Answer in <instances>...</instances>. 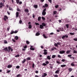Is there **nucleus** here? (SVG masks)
Masks as SVG:
<instances>
[{
    "label": "nucleus",
    "mask_w": 77,
    "mask_h": 77,
    "mask_svg": "<svg viewBox=\"0 0 77 77\" xmlns=\"http://www.w3.org/2000/svg\"><path fill=\"white\" fill-rule=\"evenodd\" d=\"M40 28L42 29L44 28V26L42 25H40Z\"/></svg>",
    "instance_id": "14"
},
{
    "label": "nucleus",
    "mask_w": 77,
    "mask_h": 77,
    "mask_svg": "<svg viewBox=\"0 0 77 77\" xmlns=\"http://www.w3.org/2000/svg\"><path fill=\"white\" fill-rule=\"evenodd\" d=\"M19 23H20V24H21V23H22V20H20L19 21Z\"/></svg>",
    "instance_id": "62"
},
{
    "label": "nucleus",
    "mask_w": 77,
    "mask_h": 77,
    "mask_svg": "<svg viewBox=\"0 0 77 77\" xmlns=\"http://www.w3.org/2000/svg\"><path fill=\"white\" fill-rule=\"evenodd\" d=\"M11 72V70H7V73H9V72Z\"/></svg>",
    "instance_id": "63"
},
{
    "label": "nucleus",
    "mask_w": 77,
    "mask_h": 77,
    "mask_svg": "<svg viewBox=\"0 0 77 77\" xmlns=\"http://www.w3.org/2000/svg\"><path fill=\"white\" fill-rule=\"evenodd\" d=\"M73 40L75 41H77V38H74Z\"/></svg>",
    "instance_id": "45"
},
{
    "label": "nucleus",
    "mask_w": 77,
    "mask_h": 77,
    "mask_svg": "<svg viewBox=\"0 0 77 77\" xmlns=\"http://www.w3.org/2000/svg\"><path fill=\"white\" fill-rule=\"evenodd\" d=\"M10 29V27L9 26L7 29V30H8V32H9V30Z\"/></svg>",
    "instance_id": "44"
},
{
    "label": "nucleus",
    "mask_w": 77,
    "mask_h": 77,
    "mask_svg": "<svg viewBox=\"0 0 77 77\" xmlns=\"http://www.w3.org/2000/svg\"><path fill=\"white\" fill-rule=\"evenodd\" d=\"M45 63H46V64H48L49 63V62H48V61H47L45 62Z\"/></svg>",
    "instance_id": "56"
},
{
    "label": "nucleus",
    "mask_w": 77,
    "mask_h": 77,
    "mask_svg": "<svg viewBox=\"0 0 77 77\" xmlns=\"http://www.w3.org/2000/svg\"><path fill=\"white\" fill-rule=\"evenodd\" d=\"M18 32V31L16 30L14 32V33H17Z\"/></svg>",
    "instance_id": "57"
},
{
    "label": "nucleus",
    "mask_w": 77,
    "mask_h": 77,
    "mask_svg": "<svg viewBox=\"0 0 77 77\" xmlns=\"http://www.w3.org/2000/svg\"><path fill=\"white\" fill-rule=\"evenodd\" d=\"M58 29H59V30L61 31H63V27H62L61 28H58Z\"/></svg>",
    "instance_id": "7"
},
{
    "label": "nucleus",
    "mask_w": 77,
    "mask_h": 77,
    "mask_svg": "<svg viewBox=\"0 0 77 77\" xmlns=\"http://www.w3.org/2000/svg\"><path fill=\"white\" fill-rule=\"evenodd\" d=\"M26 43L27 44H29L30 42H29V41H26Z\"/></svg>",
    "instance_id": "42"
},
{
    "label": "nucleus",
    "mask_w": 77,
    "mask_h": 77,
    "mask_svg": "<svg viewBox=\"0 0 77 77\" xmlns=\"http://www.w3.org/2000/svg\"><path fill=\"white\" fill-rule=\"evenodd\" d=\"M3 6H4V4L1 2L0 3V8H2Z\"/></svg>",
    "instance_id": "5"
},
{
    "label": "nucleus",
    "mask_w": 77,
    "mask_h": 77,
    "mask_svg": "<svg viewBox=\"0 0 77 77\" xmlns=\"http://www.w3.org/2000/svg\"><path fill=\"white\" fill-rule=\"evenodd\" d=\"M59 7V5H56V6H55V8H57Z\"/></svg>",
    "instance_id": "53"
},
{
    "label": "nucleus",
    "mask_w": 77,
    "mask_h": 77,
    "mask_svg": "<svg viewBox=\"0 0 77 77\" xmlns=\"http://www.w3.org/2000/svg\"><path fill=\"white\" fill-rule=\"evenodd\" d=\"M20 75H20V74H19L17 75L16 77H20Z\"/></svg>",
    "instance_id": "47"
},
{
    "label": "nucleus",
    "mask_w": 77,
    "mask_h": 77,
    "mask_svg": "<svg viewBox=\"0 0 77 77\" xmlns=\"http://www.w3.org/2000/svg\"><path fill=\"white\" fill-rule=\"evenodd\" d=\"M15 39L16 40H18V37L17 36H15L14 37Z\"/></svg>",
    "instance_id": "16"
},
{
    "label": "nucleus",
    "mask_w": 77,
    "mask_h": 77,
    "mask_svg": "<svg viewBox=\"0 0 77 77\" xmlns=\"http://www.w3.org/2000/svg\"><path fill=\"white\" fill-rule=\"evenodd\" d=\"M57 63H58L59 64H60V63H60V62H59V61H57Z\"/></svg>",
    "instance_id": "61"
},
{
    "label": "nucleus",
    "mask_w": 77,
    "mask_h": 77,
    "mask_svg": "<svg viewBox=\"0 0 77 77\" xmlns=\"http://www.w3.org/2000/svg\"><path fill=\"white\" fill-rule=\"evenodd\" d=\"M61 67L63 68V67H65L66 66V65H61Z\"/></svg>",
    "instance_id": "29"
},
{
    "label": "nucleus",
    "mask_w": 77,
    "mask_h": 77,
    "mask_svg": "<svg viewBox=\"0 0 77 77\" xmlns=\"http://www.w3.org/2000/svg\"><path fill=\"white\" fill-rule=\"evenodd\" d=\"M12 41L14 42H15L16 41L14 39H12Z\"/></svg>",
    "instance_id": "58"
},
{
    "label": "nucleus",
    "mask_w": 77,
    "mask_h": 77,
    "mask_svg": "<svg viewBox=\"0 0 77 77\" xmlns=\"http://www.w3.org/2000/svg\"><path fill=\"white\" fill-rule=\"evenodd\" d=\"M16 17H17V18H18L19 15V13L18 12H16Z\"/></svg>",
    "instance_id": "10"
},
{
    "label": "nucleus",
    "mask_w": 77,
    "mask_h": 77,
    "mask_svg": "<svg viewBox=\"0 0 77 77\" xmlns=\"http://www.w3.org/2000/svg\"><path fill=\"white\" fill-rule=\"evenodd\" d=\"M27 45H26L24 46L23 47V48H25V49L27 48Z\"/></svg>",
    "instance_id": "54"
},
{
    "label": "nucleus",
    "mask_w": 77,
    "mask_h": 77,
    "mask_svg": "<svg viewBox=\"0 0 77 77\" xmlns=\"http://www.w3.org/2000/svg\"><path fill=\"white\" fill-rule=\"evenodd\" d=\"M57 44H56V43H55L54 44V45L55 46V47H58V46L57 45Z\"/></svg>",
    "instance_id": "43"
},
{
    "label": "nucleus",
    "mask_w": 77,
    "mask_h": 77,
    "mask_svg": "<svg viewBox=\"0 0 77 77\" xmlns=\"http://www.w3.org/2000/svg\"><path fill=\"white\" fill-rule=\"evenodd\" d=\"M4 43L5 44H8V42H7L6 40H5L4 41Z\"/></svg>",
    "instance_id": "49"
},
{
    "label": "nucleus",
    "mask_w": 77,
    "mask_h": 77,
    "mask_svg": "<svg viewBox=\"0 0 77 77\" xmlns=\"http://www.w3.org/2000/svg\"><path fill=\"white\" fill-rule=\"evenodd\" d=\"M43 37H44V38H45V39L47 38V36H45V34H43Z\"/></svg>",
    "instance_id": "21"
},
{
    "label": "nucleus",
    "mask_w": 77,
    "mask_h": 77,
    "mask_svg": "<svg viewBox=\"0 0 77 77\" xmlns=\"http://www.w3.org/2000/svg\"><path fill=\"white\" fill-rule=\"evenodd\" d=\"M17 11H18V12H21V10H20L19 8H17Z\"/></svg>",
    "instance_id": "20"
},
{
    "label": "nucleus",
    "mask_w": 77,
    "mask_h": 77,
    "mask_svg": "<svg viewBox=\"0 0 77 77\" xmlns=\"http://www.w3.org/2000/svg\"><path fill=\"white\" fill-rule=\"evenodd\" d=\"M47 58L48 60H50V59H51V57H50V56L49 55L47 56Z\"/></svg>",
    "instance_id": "12"
},
{
    "label": "nucleus",
    "mask_w": 77,
    "mask_h": 77,
    "mask_svg": "<svg viewBox=\"0 0 77 77\" xmlns=\"http://www.w3.org/2000/svg\"><path fill=\"white\" fill-rule=\"evenodd\" d=\"M6 19L8 20V17L6 15L4 16V18H3L4 21H6Z\"/></svg>",
    "instance_id": "3"
},
{
    "label": "nucleus",
    "mask_w": 77,
    "mask_h": 77,
    "mask_svg": "<svg viewBox=\"0 0 77 77\" xmlns=\"http://www.w3.org/2000/svg\"><path fill=\"white\" fill-rule=\"evenodd\" d=\"M9 10L10 11H13V9H12V8H11V7H9Z\"/></svg>",
    "instance_id": "25"
},
{
    "label": "nucleus",
    "mask_w": 77,
    "mask_h": 77,
    "mask_svg": "<svg viewBox=\"0 0 77 77\" xmlns=\"http://www.w3.org/2000/svg\"><path fill=\"white\" fill-rule=\"evenodd\" d=\"M34 66H35V64L33 63V64H32V68H34Z\"/></svg>",
    "instance_id": "55"
},
{
    "label": "nucleus",
    "mask_w": 77,
    "mask_h": 77,
    "mask_svg": "<svg viewBox=\"0 0 77 77\" xmlns=\"http://www.w3.org/2000/svg\"><path fill=\"white\" fill-rule=\"evenodd\" d=\"M48 2L50 3H51V2H52L51 0H48Z\"/></svg>",
    "instance_id": "60"
},
{
    "label": "nucleus",
    "mask_w": 77,
    "mask_h": 77,
    "mask_svg": "<svg viewBox=\"0 0 77 77\" xmlns=\"http://www.w3.org/2000/svg\"><path fill=\"white\" fill-rule=\"evenodd\" d=\"M45 14H46V12L44 11L42 12V15H45Z\"/></svg>",
    "instance_id": "18"
},
{
    "label": "nucleus",
    "mask_w": 77,
    "mask_h": 77,
    "mask_svg": "<svg viewBox=\"0 0 77 77\" xmlns=\"http://www.w3.org/2000/svg\"><path fill=\"white\" fill-rule=\"evenodd\" d=\"M57 45H60V44H61V43L57 42Z\"/></svg>",
    "instance_id": "64"
},
{
    "label": "nucleus",
    "mask_w": 77,
    "mask_h": 77,
    "mask_svg": "<svg viewBox=\"0 0 77 77\" xmlns=\"http://www.w3.org/2000/svg\"><path fill=\"white\" fill-rule=\"evenodd\" d=\"M26 61V59H24L22 61V63H25V62Z\"/></svg>",
    "instance_id": "27"
},
{
    "label": "nucleus",
    "mask_w": 77,
    "mask_h": 77,
    "mask_svg": "<svg viewBox=\"0 0 77 77\" xmlns=\"http://www.w3.org/2000/svg\"><path fill=\"white\" fill-rule=\"evenodd\" d=\"M43 54H45V55H46L47 54V52H45L43 53Z\"/></svg>",
    "instance_id": "36"
},
{
    "label": "nucleus",
    "mask_w": 77,
    "mask_h": 77,
    "mask_svg": "<svg viewBox=\"0 0 77 77\" xmlns=\"http://www.w3.org/2000/svg\"><path fill=\"white\" fill-rule=\"evenodd\" d=\"M20 2L19 0H16V2L17 4H18Z\"/></svg>",
    "instance_id": "35"
},
{
    "label": "nucleus",
    "mask_w": 77,
    "mask_h": 77,
    "mask_svg": "<svg viewBox=\"0 0 77 77\" xmlns=\"http://www.w3.org/2000/svg\"><path fill=\"white\" fill-rule=\"evenodd\" d=\"M47 75V74H46V73H43V75H42V77H46Z\"/></svg>",
    "instance_id": "9"
},
{
    "label": "nucleus",
    "mask_w": 77,
    "mask_h": 77,
    "mask_svg": "<svg viewBox=\"0 0 77 77\" xmlns=\"http://www.w3.org/2000/svg\"><path fill=\"white\" fill-rule=\"evenodd\" d=\"M32 25L29 24V29H32Z\"/></svg>",
    "instance_id": "26"
},
{
    "label": "nucleus",
    "mask_w": 77,
    "mask_h": 77,
    "mask_svg": "<svg viewBox=\"0 0 77 77\" xmlns=\"http://www.w3.org/2000/svg\"><path fill=\"white\" fill-rule=\"evenodd\" d=\"M54 14H56V13H57V11H54Z\"/></svg>",
    "instance_id": "46"
},
{
    "label": "nucleus",
    "mask_w": 77,
    "mask_h": 77,
    "mask_svg": "<svg viewBox=\"0 0 77 77\" xmlns=\"http://www.w3.org/2000/svg\"><path fill=\"white\" fill-rule=\"evenodd\" d=\"M24 11L25 12H27L28 13H29V10L28 9H25Z\"/></svg>",
    "instance_id": "15"
},
{
    "label": "nucleus",
    "mask_w": 77,
    "mask_h": 77,
    "mask_svg": "<svg viewBox=\"0 0 77 77\" xmlns=\"http://www.w3.org/2000/svg\"><path fill=\"white\" fill-rule=\"evenodd\" d=\"M58 57H59V58H62V57H61V56H60V55H58Z\"/></svg>",
    "instance_id": "59"
},
{
    "label": "nucleus",
    "mask_w": 77,
    "mask_h": 77,
    "mask_svg": "<svg viewBox=\"0 0 77 77\" xmlns=\"http://www.w3.org/2000/svg\"><path fill=\"white\" fill-rule=\"evenodd\" d=\"M73 53L75 54L77 53V51L75 50H73Z\"/></svg>",
    "instance_id": "32"
},
{
    "label": "nucleus",
    "mask_w": 77,
    "mask_h": 77,
    "mask_svg": "<svg viewBox=\"0 0 77 77\" xmlns=\"http://www.w3.org/2000/svg\"><path fill=\"white\" fill-rule=\"evenodd\" d=\"M66 26L67 27V29H68L69 28V25L68 24H66Z\"/></svg>",
    "instance_id": "23"
},
{
    "label": "nucleus",
    "mask_w": 77,
    "mask_h": 77,
    "mask_svg": "<svg viewBox=\"0 0 77 77\" xmlns=\"http://www.w3.org/2000/svg\"><path fill=\"white\" fill-rule=\"evenodd\" d=\"M62 62H65V61H66V60L64 59H63L62 60H61Z\"/></svg>",
    "instance_id": "37"
},
{
    "label": "nucleus",
    "mask_w": 77,
    "mask_h": 77,
    "mask_svg": "<svg viewBox=\"0 0 77 77\" xmlns=\"http://www.w3.org/2000/svg\"><path fill=\"white\" fill-rule=\"evenodd\" d=\"M26 59H27V60H31V59H30V57H28V58H27Z\"/></svg>",
    "instance_id": "33"
},
{
    "label": "nucleus",
    "mask_w": 77,
    "mask_h": 77,
    "mask_svg": "<svg viewBox=\"0 0 77 77\" xmlns=\"http://www.w3.org/2000/svg\"><path fill=\"white\" fill-rule=\"evenodd\" d=\"M48 6V4H45V5L43 6L42 8H47Z\"/></svg>",
    "instance_id": "4"
},
{
    "label": "nucleus",
    "mask_w": 77,
    "mask_h": 77,
    "mask_svg": "<svg viewBox=\"0 0 77 77\" xmlns=\"http://www.w3.org/2000/svg\"><path fill=\"white\" fill-rule=\"evenodd\" d=\"M30 50H32V51H34L35 50V48H33V46H30Z\"/></svg>",
    "instance_id": "11"
},
{
    "label": "nucleus",
    "mask_w": 77,
    "mask_h": 77,
    "mask_svg": "<svg viewBox=\"0 0 77 77\" xmlns=\"http://www.w3.org/2000/svg\"><path fill=\"white\" fill-rule=\"evenodd\" d=\"M58 69H59V70H56L55 72V74H59L60 69H59V68H58Z\"/></svg>",
    "instance_id": "6"
},
{
    "label": "nucleus",
    "mask_w": 77,
    "mask_h": 77,
    "mask_svg": "<svg viewBox=\"0 0 77 77\" xmlns=\"http://www.w3.org/2000/svg\"><path fill=\"white\" fill-rule=\"evenodd\" d=\"M65 38H68V35H63L62 37V38L63 39H65Z\"/></svg>",
    "instance_id": "2"
},
{
    "label": "nucleus",
    "mask_w": 77,
    "mask_h": 77,
    "mask_svg": "<svg viewBox=\"0 0 77 77\" xmlns=\"http://www.w3.org/2000/svg\"><path fill=\"white\" fill-rule=\"evenodd\" d=\"M14 31L13 30H11L10 33L11 35H12V34H14Z\"/></svg>",
    "instance_id": "22"
},
{
    "label": "nucleus",
    "mask_w": 77,
    "mask_h": 77,
    "mask_svg": "<svg viewBox=\"0 0 77 77\" xmlns=\"http://www.w3.org/2000/svg\"><path fill=\"white\" fill-rule=\"evenodd\" d=\"M15 57H20V55L17 54L16 56H15Z\"/></svg>",
    "instance_id": "40"
},
{
    "label": "nucleus",
    "mask_w": 77,
    "mask_h": 77,
    "mask_svg": "<svg viewBox=\"0 0 77 77\" xmlns=\"http://www.w3.org/2000/svg\"><path fill=\"white\" fill-rule=\"evenodd\" d=\"M13 51V49L11 48V47L9 46L8 47V49L7 47H6L4 49V50H5V51H8V52H10L11 51Z\"/></svg>",
    "instance_id": "1"
},
{
    "label": "nucleus",
    "mask_w": 77,
    "mask_h": 77,
    "mask_svg": "<svg viewBox=\"0 0 77 77\" xmlns=\"http://www.w3.org/2000/svg\"><path fill=\"white\" fill-rule=\"evenodd\" d=\"M41 17H38V21H40L41 20Z\"/></svg>",
    "instance_id": "30"
},
{
    "label": "nucleus",
    "mask_w": 77,
    "mask_h": 77,
    "mask_svg": "<svg viewBox=\"0 0 77 77\" xmlns=\"http://www.w3.org/2000/svg\"><path fill=\"white\" fill-rule=\"evenodd\" d=\"M69 34L71 35H74V33L70 32Z\"/></svg>",
    "instance_id": "34"
},
{
    "label": "nucleus",
    "mask_w": 77,
    "mask_h": 77,
    "mask_svg": "<svg viewBox=\"0 0 77 77\" xmlns=\"http://www.w3.org/2000/svg\"><path fill=\"white\" fill-rule=\"evenodd\" d=\"M72 69L71 68L69 69V71L70 72H71V71H72Z\"/></svg>",
    "instance_id": "38"
},
{
    "label": "nucleus",
    "mask_w": 77,
    "mask_h": 77,
    "mask_svg": "<svg viewBox=\"0 0 77 77\" xmlns=\"http://www.w3.org/2000/svg\"><path fill=\"white\" fill-rule=\"evenodd\" d=\"M47 9L46 8H45L43 10V12H45L46 11V10Z\"/></svg>",
    "instance_id": "51"
},
{
    "label": "nucleus",
    "mask_w": 77,
    "mask_h": 77,
    "mask_svg": "<svg viewBox=\"0 0 77 77\" xmlns=\"http://www.w3.org/2000/svg\"><path fill=\"white\" fill-rule=\"evenodd\" d=\"M52 57L53 58H55V57H56V55H53Z\"/></svg>",
    "instance_id": "39"
},
{
    "label": "nucleus",
    "mask_w": 77,
    "mask_h": 77,
    "mask_svg": "<svg viewBox=\"0 0 77 77\" xmlns=\"http://www.w3.org/2000/svg\"><path fill=\"white\" fill-rule=\"evenodd\" d=\"M65 53V51H60V54H63V53Z\"/></svg>",
    "instance_id": "8"
},
{
    "label": "nucleus",
    "mask_w": 77,
    "mask_h": 77,
    "mask_svg": "<svg viewBox=\"0 0 77 77\" xmlns=\"http://www.w3.org/2000/svg\"><path fill=\"white\" fill-rule=\"evenodd\" d=\"M12 66L11 65H8L7 66V68H12Z\"/></svg>",
    "instance_id": "13"
},
{
    "label": "nucleus",
    "mask_w": 77,
    "mask_h": 77,
    "mask_svg": "<svg viewBox=\"0 0 77 77\" xmlns=\"http://www.w3.org/2000/svg\"><path fill=\"white\" fill-rule=\"evenodd\" d=\"M42 65L44 66H46V65H47V64H45V63H43Z\"/></svg>",
    "instance_id": "52"
},
{
    "label": "nucleus",
    "mask_w": 77,
    "mask_h": 77,
    "mask_svg": "<svg viewBox=\"0 0 77 77\" xmlns=\"http://www.w3.org/2000/svg\"><path fill=\"white\" fill-rule=\"evenodd\" d=\"M33 7H34L35 8H38V5H34Z\"/></svg>",
    "instance_id": "17"
},
{
    "label": "nucleus",
    "mask_w": 77,
    "mask_h": 77,
    "mask_svg": "<svg viewBox=\"0 0 77 77\" xmlns=\"http://www.w3.org/2000/svg\"><path fill=\"white\" fill-rule=\"evenodd\" d=\"M70 51H67L66 52V53L67 54H69V53H70Z\"/></svg>",
    "instance_id": "31"
},
{
    "label": "nucleus",
    "mask_w": 77,
    "mask_h": 77,
    "mask_svg": "<svg viewBox=\"0 0 77 77\" xmlns=\"http://www.w3.org/2000/svg\"><path fill=\"white\" fill-rule=\"evenodd\" d=\"M40 34V33H39L38 32H37L35 34V36H39Z\"/></svg>",
    "instance_id": "19"
},
{
    "label": "nucleus",
    "mask_w": 77,
    "mask_h": 77,
    "mask_svg": "<svg viewBox=\"0 0 77 77\" xmlns=\"http://www.w3.org/2000/svg\"><path fill=\"white\" fill-rule=\"evenodd\" d=\"M42 20H45V17H42Z\"/></svg>",
    "instance_id": "48"
},
{
    "label": "nucleus",
    "mask_w": 77,
    "mask_h": 77,
    "mask_svg": "<svg viewBox=\"0 0 77 77\" xmlns=\"http://www.w3.org/2000/svg\"><path fill=\"white\" fill-rule=\"evenodd\" d=\"M16 68L17 69H20V66H17L16 67Z\"/></svg>",
    "instance_id": "41"
},
{
    "label": "nucleus",
    "mask_w": 77,
    "mask_h": 77,
    "mask_svg": "<svg viewBox=\"0 0 77 77\" xmlns=\"http://www.w3.org/2000/svg\"><path fill=\"white\" fill-rule=\"evenodd\" d=\"M42 26H43V27H44V26H46V24L45 23H42Z\"/></svg>",
    "instance_id": "24"
},
{
    "label": "nucleus",
    "mask_w": 77,
    "mask_h": 77,
    "mask_svg": "<svg viewBox=\"0 0 77 77\" xmlns=\"http://www.w3.org/2000/svg\"><path fill=\"white\" fill-rule=\"evenodd\" d=\"M35 24L36 26H39V24L38 23H35Z\"/></svg>",
    "instance_id": "50"
},
{
    "label": "nucleus",
    "mask_w": 77,
    "mask_h": 77,
    "mask_svg": "<svg viewBox=\"0 0 77 77\" xmlns=\"http://www.w3.org/2000/svg\"><path fill=\"white\" fill-rule=\"evenodd\" d=\"M71 66H74V63L73 62L71 64Z\"/></svg>",
    "instance_id": "28"
}]
</instances>
